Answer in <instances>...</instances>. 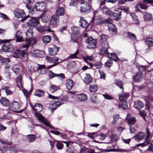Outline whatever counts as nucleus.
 <instances>
[{
	"label": "nucleus",
	"mask_w": 153,
	"mask_h": 153,
	"mask_svg": "<svg viewBox=\"0 0 153 153\" xmlns=\"http://www.w3.org/2000/svg\"><path fill=\"white\" fill-rule=\"evenodd\" d=\"M33 33L32 30L31 29L27 30L26 32V38L25 39L26 44L22 45L23 48H29L31 44L32 40Z\"/></svg>",
	"instance_id": "f257e3e1"
},
{
	"label": "nucleus",
	"mask_w": 153,
	"mask_h": 153,
	"mask_svg": "<svg viewBox=\"0 0 153 153\" xmlns=\"http://www.w3.org/2000/svg\"><path fill=\"white\" fill-rule=\"evenodd\" d=\"M71 29L73 31V34L71 36V40L73 42L77 43L80 36L79 29L75 27H72Z\"/></svg>",
	"instance_id": "f03ea898"
},
{
	"label": "nucleus",
	"mask_w": 153,
	"mask_h": 153,
	"mask_svg": "<svg viewBox=\"0 0 153 153\" xmlns=\"http://www.w3.org/2000/svg\"><path fill=\"white\" fill-rule=\"evenodd\" d=\"M80 11L81 13H87L90 11L91 9V6L87 2L83 1L81 3Z\"/></svg>",
	"instance_id": "7ed1b4c3"
},
{
	"label": "nucleus",
	"mask_w": 153,
	"mask_h": 153,
	"mask_svg": "<svg viewBox=\"0 0 153 153\" xmlns=\"http://www.w3.org/2000/svg\"><path fill=\"white\" fill-rule=\"evenodd\" d=\"M85 42L88 44L86 47L87 48L93 49L96 48V42L95 39L91 37L88 38L85 40Z\"/></svg>",
	"instance_id": "20e7f679"
},
{
	"label": "nucleus",
	"mask_w": 153,
	"mask_h": 153,
	"mask_svg": "<svg viewBox=\"0 0 153 153\" xmlns=\"http://www.w3.org/2000/svg\"><path fill=\"white\" fill-rule=\"evenodd\" d=\"M46 59L48 62L53 63V65L49 66L47 67L48 69L57 65L61 62H57L59 59L56 56L51 57L48 56H47L46 57Z\"/></svg>",
	"instance_id": "39448f33"
},
{
	"label": "nucleus",
	"mask_w": 153,
	"mask_h": 153,
	"mask_svg": "<svg viewBox=\"0 0 153 153\" xmlns=\"http://www.w3.org/2000/svg\"><path fill=\"white\" fill-rule=\"evenodd\" d=\"M31 106L33 110L35 111V117L38 120L37 116V115H42L41 114H39V113L42 110V105L40 103H37L34 105H31Z\"/></svg>",
	"instance_id": "423d86ee"
},
{
	"label": "nucleus",
	"mask_w": 153,
	"mask_h": 153,
	"mask_svg": "<svg viewBox=\"0 0 153 153\" xmlns=\"http://www.w3.org/2000/svg\"><path fill=\"white\" fill-rule=\"evenodd\" d=\"M68 96H65L63 97L62 98L60 102L57 101H54L51 104V105L52 106V109L54 110H55L57 107L64 103V102L67 101L68 100Z\"/></svg>",
	"instance_id": "0eeeda50"
},
{
	"label": "nucleus",
	"mask_w": 153,
	"mask_h": 153,
	"mask_svg": "<svg viewBox=\"0 0 153 153\" xmlns=\"http://www.w3.org/2000/svg\"><path fill=\"white\" fill-rule=\"evenodd\" d=\"M1 49L3 52H10L13 51V47L11 43L9 42H6L3 45Z\"/></svg>",
	"instance_id": "6e6552de"
},
{
	"label": "nucleus",
	"mask_w": 153,
	"mask_h": 153,
	"mask_svg": "<svg viewBox=\"0 0 153 153\" xmlns=\"http://www.w3.org/2000/svg\"><path fill=\"white\" fill-rule=\"evenodd\" d=\"M34 7L38 11L44 12L46 10V4L44 2H38L35 4Z\"/></svg>",
	"instance_id": "1a4fd4ad"
},
{
	"label": "nucleus",
	"mask_w": 153,
	"mask_h": 153,
	"mask_svg": "<svg viewBox=\"0 0 153 153\" xmlns=\"http://www.w3.org/2000/svg\"><path fill=\"white\" fill-rule=\"evenodd\" d=\"M59 21V16L57 15H53L51 18L50 25L52 27L56 26Z\"/></svg>",
	"instance_id": "9d476101"
},
{
	"label": "nucleus",
	"mask_w": 153,
	"mask_h": 153,
	"mask_svg": "<svg viewBox=\"0 0 153 153\" xmlns=\"http://www.w3.org/2000/svg\"><path fill=\"white\" fill-rule=\"evenodd\" d=\"M14 13L15 16L17 18H22L25 15L23 10L19 8L16 9L14 12Z\"/></svg>",
	"instance_id": "9b49d317"
},
{
	"label": "nucleus",
	"mask_w": 153,
	"mask_h": 153,
	"mask_svg": "<svg viewBox=\"0 0 153 153\" xmlns=\"http://www.w3.org/2000/svg\"><path fill=\"white\" fill-rule=\"evenodd\" d=\"M39 23L38 19L36 17H32L29 21L27 22V24L30 27H34L37 26Z\"/></svg>",
	"instance_id": "f8f14e48"
},
{
	"label": "nucleus",
	"mask_w": 153,
	"mask_h": 153,
	"mask_svg": "<svg viewBox=\"0 0 153 153\" xmlns=\"http://www.w3.org/2000/svg\"><path fill=\"white\" fill-rule=\"evenodd\" d=\"M108 38V37L105 34H103L101 35L100 42V45H106V46H108V44L107 40Z\"/></svg>",
	"instance_id": "ddd939ff"
},
{
	"label": "nucleus",
	"mask_w": 153,
	"mask_h": 153,
	"mask_svg": "<svg viewBox=\"0 0 153 153\" xmlns=\"http://www.w3.org/2000/svg\"><path fill=\"white\" fill-rule=\"evenodd\" d=\"M37 117L38 118V120L40 122L43 123L45 124L46 126L50 127L51 128H54V127L51 126L49 124V123L48 122V121L45 119V117L42 115H37Z\"/></svg>",
	"instance_id": "4468645a"
},
{
	"label": "nucleus",
	"mask_w": 153,
	"mask_h": 153,
	"mask_svg": "<svg viewBox=\"0 0 153 153\" xmlns=\"http://www.w3.org/2000/svg\"><path fill=\"white\" fill-rule=\"evenodd\" d=\"M76 98L78 101L83 102L87 100V96L84 94H80L76 95Z\"/></svg>",
	"instance_id": "2eb2a0df"
},
{
	"label": "nucleus",
	"mask_w": 153,
	"mask_h": 153,
	"mask_svg": "<svg viewBox=\"0 0 153 153\" xmlns=\"http://www.w3.org/2000/svg\"><path fill=\"white\" fill-rule=\"evenodd\" d=\"M59 50V48L54 45L53 48H48L49 54L52 56L55 55L57 54Z\"/></svg>",
	"instance_id": "dca6fc26"
},
{
	"label": "nucleus",
	"mask_w": 153,
	"mask_h": 153,
	"mask_svg": "<svg viewBox=\"0 0 153 153\" xmlns=\"http://www.w3.org/2000/svg\"><path fill=\"white\" fill-rule=\"evenodd\" d=\"M143 78L142 74L140 72L136 74L133 77L134 80L135 82H137L142 80Z\"/></svg>",
	"instance_id": "f3484780"
},
{
	"label": "nucleus",
	"mask_w": 153,
	"mask_h": 153,
	"mask_svg": "<svg viewBox=\"0 0 153 153\" xmlns=\"http://www.w3.org/2000/svg\"><path fill=\"white\" fill-rule=\"evenodd\" d=\"M121 11H116L113 13L112 12L111 16H112L114 20H118L121 18Z\"/></svg>",
	"instance_id": "a211bd4d"
},
{
	"label": "nucleus",
	"mask_w": 153,
	"mask_h": 153,
	"mask_svg": "<svg viewBox=\"0 0 153 153\" xmlns=\"http://www.w3.org/2000/svg\"><path fill=\"white\" fill-rule=\"evenodd\" d=\"M103 13L107 16H111L112 14V12L106 6H104L102 9Z\"/></svg>",
	"instance_id": "6ab92c4d"
},
{
	"label": "nucleus",
	"mask_w": 153,
	"mask_h": 153,
	"mask_svg": "<svg viewBox=\"0 0 153 153\" xmlns=\"http://www.w3.org/2000/svg\"><path fill=\"white\" fill-rule=\"evenodd\" d=\"M108 29L110 32L113 34H115L117 33V29L115 26L113 24H111L108 25Z\"/></svg>",
	"instance_id": "aec40b11"
},
{
	"label": "nucleus",
	"mask_w": 153,
	"mask_h": 153,
	"mask_svg": "<svg viewBox=\"0 0 153 153\" xmlns=\"http://www.w3.org/2000/svg\"><path fill=\"white\" fill-rule=\"evenodd\" d=\"M79 23L80 24V25L84 28H86L88 25V23L82 17L80 18Z\"/></svg>",
	"instance_id": "412c9836"
},
{
	"label": "nucleus",
	"mask_w": 153,
	"mask_h": 153,
	"mask_svg": "<svg viewBox=\"0 0 153 153\" xmlns=\"http://www.w3.org/2000/svg\"><path fill=\"white\" fill-rule=\"evenodd\" d=\"M13 110L14 111V112H19V111H17V110L19 109L20 107V105L19 103L16 102H14L12 104L11 106Z\"/></svg>",
	"instance_id": "4be33fe9"
},
{
	"label": "nucleus",
	"mask_w": 153,
	"mask_h": 153,
	"mask_svg": "<svg viewBox=\"0 0 153 153\" xmlns=\"http://www.w3.org/2000/svg\"><path fill=\"white\" fill-rule=\"evenodd\" d=\"M144 137V134L142 132H140L134 136V137L136 141H139L143 139Z\"/></svg>",
	"instance_id": "5701e85b"
},
{
	"label": "nucleus",
	"mask_w": 153,
	"mask_h": 153,
	"mask_svg": "<svg viewBox=\"0 0 153 153\" xmlns=\"http://www.w3.org/2000/svg\"><path fill=\"white\" fill-rule=\"evenodd\" d=\"M134 106L136 108L140 109L143 107L144 104L141 101L137 100L134 102Z\"/></svg>",
	"instance_id": "b1692460"
},
{
	"label": "nucleus",
	"mask_w": 153,
	"mask_h": 153,
	"mask_svg": "<svg viewBox=\"0 0 153 153\" xmlns=\"http://www.w3.org/2000/svg\"><path fill=\"white\" fill-rule=\"evenodd\" d=\"M66 86L68 90H71L73 85V82L71 79H68L66 81Z\"/></svg>",
	"instance_id": "393cba45"
},
{
	"label": "nucleus",
	"mask_w": 153,
	"mask_h": 153,
	"mask_svg": "<svg viewBox=\"0 0 153 153\" xmlns=\"http://www.w3.org/2000/svg\"><path fill=\"white\" fill-rule=\"evenodd\" d=\"M146 44L148 47L153 46V37H149L146 38L145 40Z\"/></svg>",
	"instance_id": "a878e982"
},
{
	"label": "nucleus",
	"mask_w": 153,
	"mask_h": 153,
	"mask_svg": "<svg viewBox=\"0 0 153 153\" xmlns=\"http://www.w3.org/2000/svg\"><path fill=\"white\" fill-rule=\"evenodd\" d=\"M100 46L102 48L100 50L101 53L104 54H107L108 53V49L109 48V45H108V46H106V45Z\"/></svg>",
	"instance_id": "bb28decb"
},
{
	"label": "nucleus",
	"mask_w": 153,
	"mask_h": 153,
	"mask_svg": "<svg viewBox=\"0 0 153 153\" xmlns=\"http://www.w3.org/2000/svg\"><path fill=\"white\" fill-rule=\"evenodd\" d=\"M51 39V37L49 35L45 36L42 37V41L45 44L49 43Z\"/></svg>",
	"instance_id": "cd10ccee"
},
{
	"label": "nucleus",
	"mask_w": 153,
	"mask_h": 153,
	"mask_svg": "<svg viewBox=\"0 0 153 153\" xmlns=\"http://www.w3.org/2000/svg\"><path fill=\"white\" fill-rule=\"evenodd\" d=\"M27 138L28 142L31 143L34 141L37 138L36 136L33 134H30L27 136Z\"/></svg>",
	"instance_id": "c85d7f7f"
},
{
	"label": "nucleus",
	"mask_w": 153,
	"mask_h": 153,
	"mask_svg": "<svg viewBox=\"0 0 153 153\" xmlns=\"http://www.w3.org/2000/svg\"><path fill=\"white\" fill-rule=\"evenodd\" d=\"M64 9L63 7H59L56 11V15L58 16H63L64 13Z\"/></svg>",
	"instance_id": "c756f323"
},
{
	"label": "nucleus",
	"mask_w": 153,
	"mask_h": 153,
	"mask_svg": "<svg viewBox=\"0 0 153 153\" xmlns=\"http://www.w3.org/2000/svg\"><path fill=\"white\" fill-rule=\"evenodd\" d=\"M36 29L39 32H42L45 31H47L48 32L51 31V30L48 27H44L38 26L36 27Z\"/></svg>",
	"instance_id": "7c9ffc66"
},
{
	"label": "nucleus",
	"mask_w": 153,
	"mask_h": 153,
	"mask_svg": "<svg viewBox=\"0 0 153 153\" xmlns=\"http://www.w3.org/2000/svg\"><path fill=\"white\" fill-rule=\"evenodd\" d=\"M1 103L4 106H7L9 104V100L5 97H2L0 100Z\"/></svg>",
	"instance_id": "2f4dec72"
},
{
	"label": "nucleus",
	"mask_w": 153,
	"mask_h": 153,
	"mask_svg": "<svg viewBox=\"0 0 153 153\" xmlns=\"http://www.w3.org/2000/svg\"><path fill=\"white\" fill-rule=\"evenodd\" d=\"M60 88L59 86H56L54 85H51L49 87L50 91L51 93H54L55 91Z\"/></svg>",
	"instance_id": "473e14b6"
},
{
	"label": "nucleus",
	"mask_w": 153,
	"mask_h": 153,
	"mask_svg": "<svg viewBox=\"0 0 153 153\" xmlns=\"http://www.w3.org/2000/svg\"><path fill=\"white\" fill-rule=\"evenodd\" d=\"M119 107L120 108L126 109L128 108L127 103L125 101H121L118 105Z\"/></svg>",
	"instance_id": "72a5a7b5"
},
{
	"label": "nucleus",
	"mask_w": 153,
	"mask_h": 153,
	"mask_svg": "<svg viewBox=\"0 0 153 153\" xmlns=\"http://www.w3.org/2000/svg\"><path fill=\"white\" fill-rule=\"evenodd\" d=\"M45 66L44 65H37L36 66L33 67L34 71H36L38 70L42 71L45 70Z\"/></svg>",
	"instance_id": "f704fd0d"
},
{
	"label": "nucleus",
	"mask_w": 153,
	"mask_h": 153,
	"mask_svg": "<svg viewBox=\"0 0 153 153\" xmlns=\"http://www.w3.org/2000/svg\"><path fill=\"white\" fill-rule=\"evenodd\" d=\"M136 122L135 118L134 117H132L128 120V123L129 126H133Z\"/></svg>",
	"instance_id": "c9c22d12"
},
{
	"label": "nucleus",
	"mask_w": 153,
	"mask_h": 153,
	"mask_svg": "<svg viewBox=\"0 0 153 153\" xmlns=\"http://www.w3.org/2000/svg\"><path fill=\"white\" fill-rule=\"evenodd\" d=\"M84 81L86 84H89L92 82V78L89 74H88L85 78Z\"/></svg>",
	"instance_id": "e433bc0d"
},
{
	"label": "nucleus",
	"mask_w": 153,
	"mask_h": 153,
	"mask_svg": "<svg viewBox=\"0 0 153 153\" xmlns=\"http://www.w3.org/2000/svg\"><path fill=\"white\" fill-rule=\"evenodd\" d=\"M128 96L129 94L128 93H124L119 96V99L121 101H125V100L127 99Z\"/></svg>",
	"instance_id": "4c0bfd02"
},
{
	"label": "nucleus",
	"mask_w": 153,
	"mask_h": 153,
	"mask_svg": "<svg viewBox=\"0 0 153 153\" xmlns=\"http://www.w3.org/2000/svg\"><path fill=\"white\" fill-rule=\"evenodd\" d=\"M127 36L128 38L131 39L133 41H137L135 35L131 33L128 32L127 33Z\"/></svg>",
	"instance_id": "58836bf2"
},
{
	"label": "nucleus",
	"mask_w": 153,
	"mask_h": 153,
	"mask_svg": "<svg viewBox=\"0 0 153 153\" xmlns=\"http://www.w3.org/2000/svg\"><path fill=\"white\" fill-rule=\"evenodd\" d=\"M44 92L43 91L39 90H36L34 92V95L39 97L44 96Z\"/></svg>",
	"instance_id": "ea45409f"
},
{
	"label": "nucleus",
	"mask_w": 153,
	"mask_h": 153,
	"mask_svg": "<svg viewBox=\"0 0 153 153\" xmlns=\"http://www.w3.org/2000/svg\"><path fill=\"white\" fill-rule=\"evenodd\" d=\"M16 40L17 42H21L23 41V38L21 33L17 32L16 34Z\"/></svg>",
	"instance_id": "a19ab883"
},
{
	"label": "nucleus",
	"mask_w": 153,
	"mask_h": 153,
	"mask_svg": "<svg viewBox=\"0 0 153 153\" xmlns=\"http://www.w3.org/2000/svg\"><path fill=\"white\" fill-rule=\"evenodd\" d=\"M0 60H1V62L2 64H3L4 65L8 63L10 60L9 58H4L1 56L0 55Z\"/></svg>",
	"instance_id": "79ce46f5"
},
{
	"label": "nucleus",
	"mask_w": 153,
	"mask_h": 153,
	"mask_svg": "<svg viewBox=\"0 0 153 153\" xmlns=\"http://www.w3.org/2000/svg\"><path fill=\"white\" fill-rule=\"evenodd\" d=\"M98 89L97 86L96 85H90L89 87V90L92 92H96Z\"/></svg>",
	"instance_id": "37998d69"
},
{
	"label": "nucleus",
	"mask_w": 153,
	"mask_h": 153,
	"mask_svg": "<svg viewBox=\"0 0 153 153\" xmlns=\"http://www.w3.org/2000/svg\"><path fill=\"white\" fill-rule=\"evenodd\" d=\"M144 19L146 21L151 20L152 19V15L150 14L147 13H146L144 15Z\"/></svg>",
	"instance_id": "c03bdc74"
},
{
	"label": "nucleus",
	"mask_w": 153,
	"mask_h": 153,
	"mask_svg": "<svg viewBox=\"0 0 153 153\" xmlns=\"http://www.w3.org/2000/svg\"><path fill=\"white\" fill-rule=\"evenodd\" d=\"M120 117L119 114H115L113 115V120L112 122L113 124H115L117 120L120 118Z\"/></svg>",
	"instance_id": "a18cd8bd"
},
{
	"label": "nucleus",
	"mask_w": 153,
	"mask_h": 153,
	"mask_svg": "<svg viewBox=\"0 0 153 153\" xmlns=\"http://www.w3.org/2000/svg\"><path fill=\"white\" fill-rule=\"evenodd\" d=\"M114 83L115 84L118 86L119 88L121 89H122L123 90V83L122 81L119 80H116L115 81Z\"/></svg>",
	"instance_id": "49530a36"
},
{
	"label": "nucleus",
	"mask_w": 153,
	"mask_h": 153,
	"mask_svg": "<svg viewBox=\"0 0 153 153\" xmlns=\"http://www.w3.org/2000/svg\"><path fill=\"white\" fill-rule=\"evenodd\" d=\"M13 70L14 72L17 74L19 72V67L18 65H14L13 67Z\"/></svg>",
	"instance_id": "de8ad7c7"
},
{
	"label": "nucleus",
	"mask_w": 153,
	"mask_h": 153,
	"mask_svg": "<svg viewBox=\"0 0 153 153\" xmlns=\"http://www.w3.org/2000/svg\"><path fill=\"white\" fill-rule=\"evenodd\" d=\"M14 56L16 58H20L21 56V51L17 50L14 52Z\"/></svg>",
	"instance_id": "09e8293b"
},
{
	"label": "nucleus",
	"mask_w": 153,
	"mask_h": 153,
	"mask_svg": "<svg viewBox=\"0 0 153 153\" xmlns=\"http://www.w3.org/2000/svg\"><path fill=\"white\" fill-rule=\"evenodd\" d=\"M140 115L146 120V113L144 110H140L139 111Z\"/></svg>",
	"instance_id": "8fccbe9b"
},
{
	"label": "nucleus",
	"mask_w": 153,
	"mask_h": 153,
	"mask_svg": "<svg viewBox=\"0 0 153 153\" xmlns=\"http://www.w3.org/2000/svg\"><path fill=\"white\" fill-rule=\"evenodd\" d=\"M48 75L50 79L56 77V74L53 73L51 71L49 70L48 71Z\"/></svg>",
	"instance_id": "3c124183"
},
{
	"label": "nucleus",
	"mask_w": 153,
	"mask_h": 153,
	"mask_svg": "<svg viewBox=\"0 0 153 153\" xmlns=\"http://www.w3.org/2000/svg\"><path fill=\"white\" fill-rule=\"evenodd\" d=\"M112 62V60H109L105 63V65L106 67L109 68L111 66Z\"/></svg>",
	"instance_id": "603ef678"
},
{
	"label": "nucleus",
	"mask_w": 153,
	"mask_h": 153,
	"mask_svg": "<svg viewBox=\"0 0 153 153\" xmlns=\"http://www.w3.org/2000/svg\"><path fill=\"white\" fill-rule=\"evenodd\" d=\"M3 89L5 90V92L7 94H12V91H10L9 86H5L3 88Z\"/></svg>",
	"instance_id": "864d4df0"
},
{
	"label": "nucleus",
	"mask_w": 153,
	"mask_h": 153,
	"mask_svg": "<svg viewBox=\"0 0 153 153\" xmlns=\"http://www.w3.org/2000/svg\"><path fill=\"white\" fill-rule=\"evenodd\" d=\"M138 5L141 9L146 10L148 8L147 5L144 4L139 3L138 4Z\"/></svg>",
	"instance_id": "5fc2aeb1"
},
{
	"label": "nucleus",
	"mask_w": 153,
	"mask_h": 153,
	"mask_svg": "<svg viewBox=\"0 0 153 153\" xmlns=\"http://www.w3.org/2000/svg\"><path fill=\"white\" fill-rule=\"evenodd\" d=\"M99 72L100 74V78L101 79H105V74L102 70H99Z\"/></svg>",
	"instance_id": "6e6d98bb"
},
{
	"label": "nucleus",
	"mask_w": 153,
	"mask_h": 153,
	"mask_svg": "<svg viewBox=\"0 0 153 153\" xmlns=\"http://www.w3.org/2000/svg\"><path fill=\"white\" fill-rule=\"evenodd\" d=\"M111 57L110 58H111L114 61H117L119 59L117 55L114 53H111Z\"/></svg>",
	"instance_id": "4d7b16f0"
},
{
	"label": "nucleus",
	"mask_w": 153,
	"mask_h": 153,
	"mask_svg": "<svg viewBox=\"0 0 153 153\" xmlns=\"http://www.w3.org/2000/svg\"><path fill=\"white\" fill-rule=\"evenodd\" d=\"M102 65V64L100 62H97L95 63V66L97 69L101 68Z\"/></svg>",
	"instance_id": "13d9d810"
},
{
	"label": "nucleus",
	"mask_w": 153,
	"mask_h": 153,
	"mask_svg": "<svg viewBox=\"0 0 153 153\" xmlns=\"http://www.w3.org/2000/svg\"><path fill=\"white\" fill-rule=\"evenodd\" d=\"M17 85L18 87L20 88L22 85V81L20 78H17L16 80Z\"/></svg>",
	"instance_id": "bf43d9fd"
},
{
	"label": "nucleus",
	"mask_w": 153,
	"mask_h": 153,
	"mask_svg": "<svg viewBox=\"0 0 153 153\" xmlns=\"http://www.w3.org/2000/svg\"><path fill=\"white\" fill-rule=\"evenodd\" d=\"M129 126V129L131 133H135L136 131V130L133 126L131 125Z\"/></svg>",
	"instance_id": "052dcab7"
},
{
	"label": "nucleus",
	"mask_w": 153,
	"mask_h": 153,
	"mask_svg": "<svg viewBox=\"0 0 153 153\" xmlns=\"http://www.w3.org/2000/svg\"><path fill=\"white\" fill-rule=\"evenodd\" d=\"M138 70L139 71H144L146 70V66L143 65H140L138 67Z\"/></svg>",
	"instance_id": "680f3d73"
},
{
	"label": "nucleus",
	"mask_w": 153,
	"mask_h": 153,
	"mask_svg": "<svg viewBox=\"0 0 153 153\" xmlns=\"http://www.w3.org/2000/svg\"><path fill=\"white\" fill-rule=\"evenodd\" d=\"M56 77L62 79L65 78V75L63 74H56Z\"/></svg>",
	"instance_id": "e2e57ef3"
},
{
	"label": "nucleus",
	"mask_w": 153,
	"mask_h": 153,
	"mask_svg": "<svg viewBox=\"0 0 153 153\" xmlns=\"http://www.w3.org/2000/svg\"><path fill=\"white\" fill-rule=\"evenodd\" d=\"M56 146L58 149L61 150L62 149L63 145L61 143H58L56 144Z\"/></svg>",
	"instance_id": "0e129e2a"
},
{
	"label": "nucleus",
	"mask_w": 153,
	"mask_h": 153,
	"mask_svg": "<svg viewBox=\"0 0 153 153\" xmlns=\"http://www.w3.org/2000/svg\"><path fill=\"white\" fill-rule=\"evenodd\" d=\"M103 96L105 99L108 100H112L113 99L112 96L108 94H103Z\"/></svg>",
	"instance_id": "69168bd1"
},
{
	"label": "nucleus",
	"mask_w": 153,
	"mask_h": 153,
	"mask_svg": "<svg viewBox=\"0 0 153 153\" xmlns=\"http://www.w3.org/2000/svg\"><path fill=\"white\" fill-rule=\"evenodd\" d=\"M0 17L5 20H7L8 19L6 15L1 13H0Z\"/></svg>",
	"instance_id": "338daca9"
},
{
	"label": "nucleus",
	"mask_w": 153,
	"mask_h": 153,
	"mask_svg": "<svg viewBox=\"0 0 153 153\" xmlns=\"http://www.w3.org/2000/svg\"><path fill=\"white\" fill-rule=\"evenodd\" d=\"M143 2L145 4H153V0H143Z\"/></svg>",
	"instance_id": "774afa93"
}]
</instances>
